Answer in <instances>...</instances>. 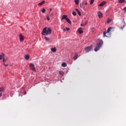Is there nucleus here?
Masks as SVG:
<instances>
[{"mask_svg":"<svg viewBox=\"0 0 126 126\" xmlns=\"http://www.w3.org/2000/svg\"><path fill=\"white\" fill-rule=\"evenodd\" d=\"M67 15H64L62 16V19H61V21L63 20V19H65V20H66V19H67Z\"/></svg>","mask_w":126,"mask_h":126,"instance_id":"9","label":"nucleus"},{"mask_svg":"<svg viewBox=\"0 0 126 126\" xmlns=\"http://www.w3.org/2000/svg\"><path fill=\"white\" fill-rule=\"evenodd\" d=\"M41 34L42 35H44V36L51 35V34H52V29L50 28H45L43 29Z\"/></svg>","mask_w":126,"mask_h":126,"instance_id":"1","label":"nucleus"},{"mask_svg":"<svg viewBox=\"0 0 126 126\" xmlns=\"http://www.w3.org/2000/svg\"><path fill=\"white\" fill-rule=\"evenodd\" d=\"M54 16V13H51L50 15V16Z\"/></svg>","mask_w":126,"mask_h":126,"instance_id":"32","label":"nucleus"},{"mask_svg":"<svg viewBox=\"0 0 126 126\" xmlns=\"http://www.w3.org/2000/svg\"><path fill=\"white\" fill-rule=\"evenodd\" d=\"M77 13H78V15H79V16H80L81 15V13H80V11H79L77 12Z\"/></svg>","mask_w":126,"mask_h":126,"instance_id":"30","label":"nucleus"},{"mask_svg":"<svg viewBox=\"0 0 126 126\" xmlns=\"http://www.w3.org/2000/svg\"><path fill=\"white\" fill-rule=\"evenodd\" d=\"M70 29L69 28H66L65 29H63V32H65V31H69Z\"/></svg>","mask_w":126,"mask_h":126,"instance_id":"18","label":"nucleus"},{"mask_svg":"<svg viewBox=\"0 0 126 126\" xmlns=\"http://www.w3.org/2000/svg\"><path fill=\"white\" fill-rule=\"evenodd\" d=\"M44 3H45V1H43L41 2L40 3H39L38 5H42V4H44Z\"/></svg>","mask_w":126,"mask_h":126,"instance_id":"25","label":"nucleus"},{"mask_svg":"<svg viewBox=\"0 0 126 126\" xmlns=\"http://www.w3.org/2000/svg\"><path fill=\"white\" fill-rule=\"evenodd\" d=\"M4 54L3 53H1L0 55V61H1V60H2L4 58Z\"/></svg>","mask_w":126,"mask_h":126,"instance_id":"12","label":"nucleus"},{"mask_svg":"<svg viewBox=\"0 0 126 126\" xmlns=\"http://www.w3.org/2000/svg\"><path fill=\"white\" fill-rule=\"evenodd\" d=\"M81 4L82 5H83V4H84V2H82V3H81Z\"/></svg>","mask_w":126,"mask_h":126,"instance_id":"37","label":"nucleus"},{"mask_svg":"<svg viewBox=\"0 0 126 126\" xmlns=\"http://www.w3.org/2000/svg\"><path fill=\"white\" fill-rule=\"evenodd\" d=\"M59 73H60V74H61V75H64V72H63V71H60Z\"/></svg>","mask_w":126,"mask_h":126,"instance_id":"21","label":"nucleus"},{"mask_svg":"<svg viewBox=\"0 0 126 126\" xmlns=\"http://www.w3.org/2000/svg\"><path fill=\"white\" fill-rule=\"evenodd\" d=\"M95 0H91L90 1V4H92L93 3H94V1Z\"/></svg>","mask_w":126,"mask_h":126,"instance_id":"29","label":"nucleus"},{"mask_svg":"<svg viewBox=\"0 0 126 126\" xmlns=\"http://www.w3.org/2000/svg\"><path fill=\"white\" fill-rule=\"evenodd\" d=\"M30 67H31V69L33 70V71H36V69L35 68V65L34 64L31 63L30 64Z\"/></svg>","mask_w":126,"mask_h":126,"instance_id":"4","label":"nucleus"},{"mask_svg":"<svg viewBox=\"0 0 126 126\" xmlns=\"http://www.w3.org/2000/svg\"><path fill=\"white\" fill-rule=\"evenodd\" d=\"M66 21L67 22H68V23H69V24H71V21L69 19H68V18L66 19Z\"/></svg>","mask_w":126,"mask_h":126,"instance_id":"20","label":"nucleus"},{"mask_svg":"<svg viewBox=\"0 0 126 126\" xmlns=\"http://www.w3.org/2000/svg\"><path fill=\"white\" fill-rule=\"evenodd\" d=\"M88 4V3L87 2V1H86V2H85V5H87Z\"/></svg>","mask_w":126,"mask_h":126,"instance_id":"36","label":"nucleus"},{"mask_svg":"<svg viewBox=\"0 0 126 126\" xmlns=\"http://www.w3.org/2000/svg\"><path fill=\"white\" fill-rule=\"evenodd\" d=\"M125 12H126V6L124 8Z\"/></svg>","mask_w":126,"mask_h":126,"instance_id":"35","label":"nucleus"},{"mask_svg":"<svg viewBox=\"0 0 126 126\" xmlns=\"http://www.w3.org/2000/svg\"><path fill=\"white\" fill-rule=\"evenodd\" d=\"M83 5H82L81 4H80V7H81V8H82L83 7Z\"/></svg>","mask_w":126,"mask_h":126,"instance_id":"33","label":"nucleus"},{"mask_svg":"<svg viewBox=\"0 0 126 126\" xmlns=\"http://www.w3.org/2000/svg\"><path fill=\"white\" fill-rule=\"evenodd\" d=\"M46 18H47V20H48V21H49V20H50V18L49 17V16H47L46 17Z\"/></svg>","mask_w":126,"mask_h":126,"instance_id":"31","label":"nucleus"},{"mask_svg":"<svg viewBox=\"0 0 126 126\" xmlns=\"http://www.w3.org/2000/svg\"><path fill=\"white\" fill-rule=\"evenodd\" d=\"M97 14H98V16L99 18H101V17H102V16H103V13H102L100 11L98 12Z\"/></svg>","mask_w":126,"mask_h":126,"instance_id":"11","label":"nucleus"},{"mask_svg":"<svg viewBox=\"0 0 126 126\" xmlns=\"http://www.w3.org/2000/svg\"><path fill=\"white\" fill-rule=\"evenodd\" d=\"M102 45H103V40L99 39L97 44L96 45V46L94 48V52L99 51L100 48L102 47Z\"/></svg>","mask_w":126,"mask_h":126,"instance_id":"2","label":"nucleus"},{"mask_svg":"<svg viewBox=\"0 0 126 126\" xmlns=\"http://www.w3.org/2000/svg\"><path fill=\"white\" fill-rule=\"evenodd\" d=\"M41 12L42 13H45V12H46V9L45 8H43L41 10Z\"/></svg>","mask_w":126,"mask_h":126,"instance_id":"26","label":"nucleus"},{"mask_svg":"<svg viewBox=\"0 0 126 126\" xmlns=\"http://www.w3.org/2000/svg\"><path fill=\"white\" fill-rule=\"evenodd\" d=\"M111 29H113V28L109 27L108 29L107 32H103V37H108V36H107V35H106V34H108V33H109V32H110L111 31Z\"/></svg>","mask_w":126,"mask_h":126,"instance_id":"5","label":"nucleus"},{"mask_svg":"<svg viewBox=\"0 0 126 126\" xmlns=\"http://www.w3.org/2000/svg\"><path fill=\"white\" fill-rule=\"evenodd\" d=\"M67 65L66 64V63H63L62 64V66H63V67H65Z\"/></svg>","mask_w":126,"mask_h":126,"instance_id":"19","label":"nucleus"},{"mask_svg":"<svg viewBox=\"0 0 126 126\" xmlns=\"http://www.w3.org/2000/svg\"><path fill=\"white\" fill-rule=\"evenodd\" d=\"M118 2L119 3H125V2H126V0H119Z\"/></svg>","mask_w":126,"mask_h":126,"instance_id":"16","label":"nucleus"},{"mask_svg":"<svg viewBox=\"0 0 126 126\" xmlns=\"http://www.w3.org/2000/svg\"><path fill=\"white\" fill-rule=\"evenodd\" d=\"M44 39L46 41H50V38L49 37H47L46 36H45L44 37Z\"/></svg>","mask_w":126,"mask_h":126,"instance_id":"23","label":"nucleus"},{"mask_svg":"<svg viewBox=\"0 0 126 126\" xmlns=\"http://www.w3.org/2000/svg\"><path fill=\"white\" fill-rule=\"evenodd\" d=\"M51 50L52 51V52H53V53H56V52H57V48L56 47H54L53 48H51Z\"/></svg>","mask_w":126,"mask_h":126,"instance_id":"14","label":"nucleus"},{"mask_svg":"<svg viewBox=\"0 0 126 126\" xmlns=\"http://www.w3.org/2000/svg\"><path fill=\"white\" fill-rule=\"evenodd\" d=\"M74 2L75 4L78 5V4H79V0H74Z\"/></svg>","mask_w":126,"mask_h":126,"instance_id":"17","label":"nucleus"},{"mask_svg":"<svg viewBox=\"0 0 126 126\" xmlns=\"http://www.w3.org/2000/svg\"><path fill=\"white\" fill-rule=\"evenodd\" d=\"M111 21H112V20L111 19H108L107 20L106 23L109 24V23H110V22H111Z\"/></svg>","mask_w":126,"mask_h":126,"instance_id":"24","label":"nucleus"},{"mask_svg":"<svg viewBox=\"0 0 126 126\" xmlns=\"http://www.w3.org/2000/svg\"><path fill=\"white\" fill-rule=\"evenodd\" d=\"M25 94H26V92L25 93Z\"/></svg>","mask_w":126,"mask_h":126,"instance_id":"39","label":"nucleus"},{"mask_svg":"<svg viewBox=\"0 0 126 126\" xmlns=\"http://www.w3.org/2000/svg\"><path fill=\"white\" fill-rule=\"evenodd\" d=\"M88 23V21H86L85 24L84 25H81V26H85V25H86V24H87V23Z\"/></svg>","mask_w":126,"mask_h":126,"instance_id":"28","label":"nucleus"},{"mask_svg":"<svg viewBox=\"0 0 126 126\" xmlns=\"http://www.w3.org/2000/svg\"><path fill=\"white\" fill-rule=\"evenodd\" d=\"M3 90H4V87L0 88V97H1L2 96V92H3Z\"/></svg>","mask_w":126,"mask_h":126,"instance_id":"7","label":"nucleus"},{"mask_svg":"<svg viewBox=\"0 0 126 126\" xmlns=\"http://www.w3.org/2000/svg\"><path fill=\"white\" fill-rule=\"evenodd\" d=\"M72 14L74 16H76V13L75 12V11H73L72 12Z\"/></svg>","mask_w":126,"mask_h":126,"instance_id":"27","label":"nucleus"},{"mask_svg":"<svg viewBox=\"0 0 126 126\" xmlns=\"http://www.w3.org/2000/svg\"><path fill=\"white\" fill-rule=\"evenodd\" d=\"M25 59H26V60H29V59H30V57L29 56V55H27L25 56Z\"/></svg>","mask_w":126,"mask_h":126,"instance_id":"22","label":"nucleus"},{"mask_svg":"<svg viewBox=\"0 0 126 126\" xmlns=\"http://www.w3.org/2000/svg\"><path fill=\"white\" fill-rule=\"evenodd\" d=\"M92 47L93 46H87L85 48V51L86 52V53H89L91 50H92Z\"/></svg>","mask_w":126,"mask_h":126,"instance_id":"3","label":"nucleus"},{"mask_svg":"<svg viewBox=\"0 0 126 126\" xmlns=\"http://www.w3.org/2000/svg\"><path fill=\"white\" fill-rule=\"evenodd\" d=\"M3 65H4V66H7L8 65V63H5V62H6V61H7V58H3Z\"/></svg>","mask_w":126,"mask_h":126,"instance_id":"6","label":"nucleus"},{"mask_svg":"<svg viewBox=\"0 0 126 126\" xmlns=\"http://www.w3.org/2000/svg\"><path fill=\"white\" fill-rule=\"evenodd\" d=\"M106 4H107V1H103L99 4V6H104Z\"/></svg>","mask_w":126,"mask_h":126,"instance_id":"8","label":"nucleus"},{"mask_svg":"<svg viewBox=\"0 0 126 126\" xmlns=\"http://www.w3.org/2000/svg\"><path fill=\"white\" fill-rule=\"evenodd\" d=\"M50 11H52V8H50Z\"/></svg>","mask_w":126,"mask_h":126,"instance_id":"38","label":"nucleus"},{"mask_svg":"<svg viewBox=\"0 0 126 126\" xmlns=\"http://www.w3.org/2000/svg\"><path fill=\"white\" fill-rule=\"evenodd\" d=\"M78 31L79 33L80 34H82V33H83V31H82V29L81 28H80L78 29Z\"/></svg>","mask_w":126,"mask_h":126,"instance_id":"15","label":"nucleus"},{"mask_svg":"<svg viewBox=\"0 0 126 126\" xmlns=\"http://www.w3.org/2000/svg\"><path fill=\"white\" fill-rule=\"evenodd\" d=\"M77 59H78V54H76L75 55V56L73 58V60H74V61H76V60H77Z\"/></svg>","mask_w":126,"mask_h":126,"instance_id":"13","label":"nucleus"},{"mask_svg":"<svg viewBox=\"0 0 126 126\" xmlns=\"http://www.w3.org/2000/svg\"><path fill=\"white\" fill-rule=\"evenodd\" d=\"M75 10H76V11H77V12L79 11V10H78V9H77V8H76Z\"/></svg>","mask_w":126,"mask_h":126,"instance_id":"34","label":"nucleus"},{"mask_svg":"<svg viewBox=\"0 0 126 126\" xmlns=\"http://www.w3.org/2000/svg\"><path fill=\"white\" fill-rule=\"evenodd\" d=\"M19 38H20V40L21 42H22V41H23V40H24V37H23V35H22V34H20L19 35Z\"/></svg>","mask_w":126,"mask_h":126,"instance_id":"10","label":"nucleus"}]
</instances>
